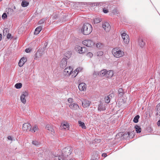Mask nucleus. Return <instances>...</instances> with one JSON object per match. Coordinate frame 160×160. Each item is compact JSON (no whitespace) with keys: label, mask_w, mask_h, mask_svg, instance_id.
Listing matches in <instances>:
<instances>
[{"label":"nucleus","mask_w":160,"mask_h":160,"mask_svg":"<svg viewBox=\"0 0 160 160\" xmlns=\"http://www.w3.org/2000/svg\"><path fill=\"white\" fill-rule=\"evenodd\" d=\"M71 147L68 146L63 148L62 151V153L58 156L55 157L56 160H66V158L71 153Z\"/></svg>","instance_id":"f257e3e1"},{"label":"nucleus","mask_w":160,"mask_h":160,"mask_svg":"<svg viewBox=\"0 0 160 160\" xmlns=\"http://www.w3.org/2000/svg\"><path fill=\"white\" fill-rule=\"evenodd\" d=\"M92 28L91 25L89 23H86L83 24L82 29L81 32L85 35L90 34L92 31Z\"/></svg>","instance_id":"f03ea898"},{"label":"nucleus","mask_w":160,"mask_h":160,"mask_svg":"<svg viewBox=\"0 0 160 160\" xmlns=\"http://www.w3.org/2000/svg\"><path fill=\"white\" fill-rule=\"evenodd\" d=\"M112 71H100L98 73L97 72V71H95L94 72L93 75H96L98 73V75L99 76H105L106 77L109 78L113 76Z\"/></svg>","instance_id":"7ed1b4c3"},{"label":"nucleus","mask_w":160,"mask_h":160,"mask_svg":"<svg viewBox=\"0 0 160 160\" xmlns=\"http://www.w3.org/2000/svg\"><path fill=\"white\" fill-rule=\"evenodd\" d=\"M112 53L114 56L116 58H121L124 55V51L118 48L113 49L112 50Z\"/></svg>","instance_id":"20e7f679"},{"label":"nucleus","mask_w":160,"mask_h":160,"mask_svg":"<svg viewBox=\"0 0 160 160\" xmlns=\"http://www.w3.org/2000/svg\"><path fill=\"white\" fill-rule=\"evenodd\" d=\"M102 27L106 32H109L111 28V26L109 23L107 22L102 23Z\"/></svg>","instance_id":"39448f33"},{"label":"nucleus","mask_w":160,"mask_h":160,"mask_svg":"<svg viewBox=\"0 0 160 160\" xmlns=\"http://www.w3.org/2000/svg\"><path fill=\"white\" fill-rule=\"evenodd\" d=\"M122 37L125 44H127L129 42V38L128 35L123 32L121 34Z\"/></svg>","instance_id":"423d86ee"},{"label":"nucleus","mask_w":160,"mask_h":160,"mask_svg":"<svg viewBox=\"0 0 160 160\" xmlns=\"http://www.w3.org/2000/svg\"><path fill=\"white\" fill-rule=\"evenodd\" d=\"M76 51L80 53H85L86 51V48L83 47H82L80 46H77L75 48Z\"/></svg>","instance_id":"0eeeda50"},{"label":"nucleus","mask_w":160,"mask_h":160,"mask_svg":"<svg viewBox=\"0 0 160 160\" xmlns=\"http://www.w3.org/2000/svg\"><path fill=\"white\" fill-rule=\"evenodd\" d=\"M28 92L26 91L23 92L21 95L20 96V100L23 103L25 104L26 103V100L25 97H26L28 96Z\"/></svg>","instance_id":"6e6552de"},{"label":"nucleus","mask_w":160,"mask_h":160,"mask_svg":"<svg viewBox=\"0 0 160 160\" xmlns=\"http://www.w3.org/2000/svg\"><path fill=\"white\" fill-rule=\"evenodd\" d=\"M31 128V125L28 123H25L23 124L22 126V130L25 132L30 131Z\"/></svg>","instance_id":"1a4fd4ad"},{"label":"nucleus","mask_w":160,"mask_h":160,"mask_svg":"<svg viewBox=\"0 0 160 160\" xmlns=\"http://www.w3.org/2000/svg\"><path fill=\"white\" fill-rule=\"evenodd\" d=\"M44 53V50L43 49H41L39 50L36 53L34 57V59H37L38 58H40Z\"/></svg>","instance_id":"9d476101"},{"label":"nucleus","mask_w":160,"mask_h":160,"mask_svg":"<svg viewBox=\"0 0 160 160\" xmlns=\"http://www.w3.org/2000/svg\"><path fill=\"white\" fill-rule=\"evenodd\" d=\"M82 44L88 47H91L94 45L93 41L89 40H86L82 42Z\"/></svg>","instance_id":"9b49d317"},{"label":"nucleus","mask_w":160,"mask_h":160,"mask_svg":"<svg viewBox=\"0 0 160 160\" xmlns=\"http://www.w3.org/2000/svg\"><path fill=\"white\" fill-rule=\"evenodd\" d=\"M67 62V59L65 58H62L60 62V67L61 68L64 69L66 67Z\"/></svg>","instance_id":"f8f14e48"},{"label":"nucleus","mask_w":160,"mask_h":160,"mask_svg":"<svg viewBox=\"0 0 160 160\" xmlns=\"http://www.w3.org/2000/svg\"><path fill=\"white\" fill-rule=\"evenodd\" d=\"M73 73V71H70L69 72V71H63V74L66 76H68L71 75L72 78H74L77 76V74L72 75Z\"/></svg>","instance_id":"ddd939ff"},{"label":"nucleus","mask_w":160,"mask_h":160,"mask_svg":"<svg viewBox=\"0 0 160 160\" xmlns=\"http://www.w3.org/2000/svg\"><path fill=\"white\" fill-rule=\"evenodd\" d=\"M91 102L88 100L84 99L82 101V106L84 108H87L89 106Z\"/></svg>","instance_id":"4468645a"},{"label":"nucleus","mask_w":160,"mask_h":160,"mask_svg":"<svg viewBox=\"0 0 160 160\" xmlns=\"http://www.w3.org/2000/svg\"><path fill=\"white\" fill-rule=\"evenodd\" d=\"M78 88L80 91H85L86 89V85L84 83H81L79 84Z\"/></svg>","instance_id":"2eb2a0df"},{"label":"nucleus","mask_w":160,"mask_h":160,"mask_svg":"<svg viewBox=\"0 0 160 160\" xmlns=\"http://www.w3.org/2000/svg\"><path fill=\"white\" fill-rule=\"evenodd\" d=\"M26 61V58L24 57H22L19 60L18 62L19 66L20 67H22Z\"/></svg>","instance_id":"dca6fc26"},{"label":"nucleus","mask_w":160,"mask_h":160,"mask_svg":"<svg viewBox=\"0 0 160 160\" xmlns=\"http://www.w3.org/2000/svg\"><path fill=\"white\" fill-rule=\"evenodd\" d=\"M69 107L71 109L73 110H77L79 107L78 105L75 103H71L69 105Z\"/></svg>","instance_id":"f3484780"},{"label":"nucleus","mask_w":160,"mask_h":160,"mask_svg":"<svg viewBox=\"0 0 160 160\" xmlns=\"http://www.w3.org/2000/svg\"><path fill=\"white\" fill-rule=\"evenodd\" d=\"M106 110L105 106L102 103H100L98 106V110L100 111H104Z\"/></svg>","instance_id":"a211bd4d"},{"label":"nucleus","mask_w":160,"mask_h":160,"mask_svg":"<svg viewBox=\"0 0 160 160\" xmlns=\"http://www.w3.org/2000/svg\"><path fill=\"white\" fill-rule=\"evenodd\" d=\"M62 128L64 129H68L69 128V125L67 122H64L61 124Z\"/></svg>","instance_id":"6ab92c4d"},{"label":"nucleus","mask_w":160,"mask_h":160,"mask_svg":"<svg viewBox=\"0 0 160 160\" xmlns=\"http://www.w3.org/2000/svg\"><path fill=\"white\" fill-rule=\"evenodd\" d=\"M42 27L41 26L38 27L35 30L34 32V34L36 35L38 34L41 31Z\"/></svg>","instance_id":"aec40b11"},{"label":"nucleus","mask_w":160,"mask_h":160,"mask_svg":"<svg viewBox=\"0 0 160 160\" xmlns=\"http://www.w3.org/2000/svg\"><path fill=\"white\" fill-rule=\"evenodd\" d=\"M71 52L70 51H67L64 54V55L68 58H69L71 56Z\"/></svg>","instance_id":"412c9836"},{"label":"nucleus","mask_w":160,"mask_h":160,"mask_svg":"<svg viewBox=\"0 0 160 160\" xmlns=\"http://www.w3.org/2000/svg\"><path fill=\"white\" fill-rule=\"evenodd\" d=\"M38 128L37 126V125H35L32 129L31 128L30 131L34 133L36 131H38Z\"/></svg>","instance_id":"4be33fe9"},{"label":"nucleus","mask_w":160,"mask_h":160,"mask_svg":"<svg viewBox=\"0 0 160 160\" xmlns=\"http://www.w3.org/2000/svg\"><path fill=\"white\" fill-rule=\"evenodd\" d=\"M78 123L79 126H81L83 129H86V127L85 126V124L83 122L79 121Z\"/></svg>","instance_id":"5701e85b"},{"label":"nucleus","mask_w":160,"mask_h":160,"mask_svg":"<svg viewBox=\"0 0 160 160\" xmlns=\"http://www.w3.org/2000/svg\"><path fill=\"white\" fill-rule=\"evenodd\" d=\"M46 128L49 131L51 132H53L54 130L52 128V127L49 124H48L46 125Z\"/></svg>","instance_id":"b1692460"},{"label":"nucleus","mask_w":160,"mask_h":160,"mask_svg":"<svg viewBox=\"0 0 160 160\" xmlns=\"http://www.w3.org/2000/svg\"><path fill=\"white\" fill-rule=\"evenodd\" d=\"M111 94L109 95L108 96L106 97L105 98V101L106 103H108L110 101V97H112Z\"/></svg>","instance_id":"393cba45"},{"label":"nucleus","mask_w":160,"mask_h":160,"mask_svg":"<svg viewBox=\"0 0 160 160\" xmlns=\"http://www.w3.org/2000/svg\"><path fill=\"white\" fill-rule=\"evenodd\" d=\"M136 132L138 133H140L141 132V128L138 125H136L134 127Z\"/></svg>","instance_id":"a878e982"},{"label":"nucleus","mask_w":160,"mask_h":160,"mask_svg":"<svg viewBox=\"0 0 160 160\" xmlns=\"http://www.w3.org/2000/svg\"><path fill=\"white\" fill-rule=\"evenodd\" d=\"M28 4V2L25 0L22 1L21 4L22 6L24 7L27 6Z\"/></svg>","instance_id":"bb28decb"},{"label":"nucleus","mask_w":160,"mask_h":160,"mask_svg":"<svg viewBox=\"0 0 160 160\" xmlns=\"http://www.w3.org/2000/svg\"><path fill=\"white\" fill-rule=\"evenodd\" d=\"M139 44L140 47H143L145 45V42L142 39H140L139 40Z\"/></svg>","instance_id":"cd10ccee"},{"label":"nucleus","mask_w":160,"mask_h":160,"mask_svg":"<svg viewBox=\"0 0 160 160\" xmlns=\"http://www.w3.org/2000/svg\"><path fill=\"white\" fill-rule=\"evenodd\" d=\"M139 118L140 116L139 115H136L133 119V122L135 123H137L138 121V119Z\"/></svg>","instance_id":"c85d7f7f"},{"label":"nucleus","mask_w":160,"mask_h":160,"mask_svg":"<svg viewBox=\"0 0 160 160\" xmlns=\"http://www.w3.org/2000/svg\"><path fill=\"white\" fill-rule=\"evenodd\" d=\"M22 86V84L21 83H17L15 85V87L16 88L19 89Z\"/></svg>","instance_id":"c756f323"},{"label":"nucleus","mask_w":160,"mask_h":160,"mask_svg":"<svg viewBox=\"0 0 160 160\" xmlns=\"http://www.w3.org/2000/svg\"><path fill=\"white\" fill-rule=\"evenodd\" d=\"M101 21V20L99 18H95L94 20V22L95 24H97L100 22Z\"/></svg>","instance_id":"7c9ffc66"},{"label":"nucleus","mask_w":160,"mask_h":160,"mask_svg":"<svg viewBox=\"0 0 160 160\" xmlns=\"http://www.w3.org/2000/svg\"><path fill=\"white\" fill-rule=\"evenodd\" d=\"M32 143L33 144L37 146L39 145L40 144V142L36 140L33 141L32 142Z\"/></svg>","instance_id":"2f4dec72"},{"label":"nucleus","mask_w":160,"mask_h":160,"mask_svg":"<svg viewBox=\"0 0 160 160\" xmlns=\"http://www.w3.org/2000/svg\"><path fill=\"white\" fill-rule=\"evenodd\" d=\"M157 110L156 112V115L160 116V109H156Z\"/></svg>","instance_id":"473e14b6"},{"label":"nucleus","mask_w":160,"mask_h":160,"mask_svg":"<svg viewBox=\"0 0 160 160\" xmlns=\"http://www.w3.org/2000/svg\"><path fill=\"white\" fill-rule=\"evenodd\" d=\"M8 28H5L3 31V35H4L5 36L6 35V34H7V33L8 32Z\"/></svg>","instance_id":"72a5a7b5"},{"label":"nucleus","mask_w":160,"mask_h":160,"mask_svg":"<svg viewBox=\"0 0 160 160\" xmlns=\"http://www.w3.org/2000/svg\"><path fill=\"white\" fill-rule=\"evenodd\" d=\"M93 55V54L91 52H89L87 54V56L90 58H92Z\"/></svg>","instance_id":"f704fd0d"},{"label":"nucleus","mask_w":160,"mask_h":160,"mask_svg":"<svg viewBox=\"0 0 160 160\" xmlns=\"http://www.w3.org/2000/svg\"><path fill=\"white\" fill-rule=\"evenodd\" d=\"M103 54V52L102 51L98 52H97L98 56H102Z\"/></svg>","instance_id":"c9c22d12"},{"label":"nucleus","mask_w":160,"mask_h":160,"mask_svg":"<svg viewBox=\"0 0 160 160\" xmlns=\"http://www.w3.org/2000/svg\"><path fill=\"white\" fill-rule=\"evenodd\" d=\"M7 17V15L6 13H4L2 16V18L3 19H5Z\"/></svg>","instance_id":"e433bc0d"},{"label":"nucleus","mask_w":160,"mask_h":160,"mask_svg":"<svg viewBox=\"0 0 160 160\" xmlns=\"http://www.w3.org/2000/svg\"><path fill=\"white\" fill-rule=\"evenodd\" d=\"M73 69L74 68H73L72 67L69 66V67H68L67 68H66L64 70H67V69H68V70H71V69L72 70H73Z\"/></svg>","instance_id":"4c0bfd02"},{"label":"nucleus","mask_w":160,"mask_h":160,"mask_svg":"<svg viewBox=\"0 0 160 160\" xmlns=\"http://www.w3.org/2000/svg\"><path fill=\"white\" fill-rule=\"evenodd\" d=\"M68 101L69 103H72L73 102V99L72 98H69L68 99Z\"/></svg>","instance_id":"58836bf2"},{"label":"nucleus","mask_w":160,"mask_h":160,"mask_svg":"<svg viewBox=\"0 0 160 160\" xmlns=\"http://www.w3.org/2000/svg\"><path fill=\"white\" fill-rule=\"evenodd\" d=\"M79 71H73V73H72V75L77 74V75Z\"/></svg>","instance_id":"ea45409f"},{"label":"nucleus","mask_w":160,"mask_h":160,"mask_svg":"<svg viewBox=\"0 0 160 160\" xmlns=\"http://www.w3.org/2000/svg\"><path fill=\"white\" fill-rule=\"evenodd\" d=\"M11 35L10 33H8L7 35V38L8 39H10L11 38Z\"/></svg>","instance_id":"a19ab883"},{"label":"nucleus","mask_w":160,"mask_h":160,"mask_svg":"<svg viewBox=\"0 0 160 160\" xmlns=\"http://www.w3.org/2000/svg\"><path fill=\"white\" fill-rule=\"evenodd\" d=\"M118 92L119 94L122 93L123 90L122 88H120L118 90Z\"/></svg>","instance_id":"79ce46f5"},{"label":"nucleus","mask_w":160,"mask_h":160,"mask_svg":"<svg viewBox=\"0 0 160 160\" xmlns=\"http://www.w3.org/2000/svg\"><path fill=\"white\" fill-rule=\"evenodd\" d=\"M103 11L105 13H107L108 12V10L105 9V8L103 9Z\"/></svg>","instance_id":"37998d69"},{"label":"nucleus","mask_w":160,"mask_h":160,"mask_svg":"<svg viewBox=\"0 0 160 160\" xmlns=\"http://www.w3.org/2000/svg\"><path fill=\"white\" fill-rule=\"evenodd\" d=\"M44 22V20H41L38 22V23L39 24H41L43 23Z\"/></svg>","instance_id":"c03bdc74"},{"label":"nucleus","mask_w":160,"mask_h":160,"mask_svg":"<svg viewBox=\"0 0 160 160\" xmlns=\"http://www.w3.org/2000/svg\"><path fill=\"white\" fill-rule=\"evenodd\" d=\"M99 3H93L92 5L93 6H98Z\"/></svg>","instance_id":"a18cd8bd"},{"label":"nucleus","mask_w":160,"mask_h":160,"mask_svg":"<svg viewBox=\"0 0 160 160\" xmlns=\"http://www.w3.org/2000/svg\"><path fill=\"white\" fill-rule=\"evenodd\" d=\"M31 50L29 48H27L25 49V51L27 52H30Z\"/></svg>","instance_id":"49530a36"},{"label":"nucleus","mask_w":160,"mask_h":160,"mask_svg":"<svg viewBox=\"0 0 160 160\" xmlns=\"http://www.w3.org/2000/svg\"><path fill=\"white\" fill-rule=\"evenodd\" d=\"M156 109H160V103L158 104L156 108Z\"/></svg>","instance_id":"de8ad7c7"},{"label":"nucleus","mask_w":160,"mask_h":160,"mask_svg":"<svg viewBox=\"0 0 160 160\" xmlns=\"http://www.w3.org/2000/svg\"><path fill=\"white\" fill-rule=\"evenodd\" d=\"M82 69H83V68H82L79 67V68H77V69H76L75 70H82Z\"/></svg>","instance_id":"09e8293b"},{"label":"nucleus","mask_w":160,"mask_h":160,"mask_svg":"<svg viewBox=\"0 0 160 160\" xmlns=\"http://www.w3.org/2000/svg\"><path fill=\"white\" fill-rule=\"evenodd\" d=\"M8 140H12V137L10 136H8Z\"/></svg>","instance_id":"8fccbe9b"},{"label":"nucleus","mask_w":160,"mask_h":160,"mask_svg":"<svg viewBox=\"0 0 160 160\" xmlns=\"http://www.w3.org/2000/svg\"><path fill=\"white\" fill-rule=\"evenodd\" d=\"M107 156L106 153H102V156L104 157H106Z\"/></svg>","instance_id":"3c124183"},{"label":"nucleus","mask_w":160,"mask_h":160,"mask_svg":"<svg viewBox=\"0 0 160 160\" xmlns=\"http://www.w3.org/2000/svg\"><path fill=\"white\" fill-rule=\"evenodd\" d=\"M157 125L158 126H160V119L158 122Z\"/></svg>","instance_id":"603ef678"},{"label":"nucleus","mask_w":160,"mask_h":160,"mask_svg":"<svg viewBox=\"0 0 160 160\" xmlns=\"http://www.w3.org/2000/svg\"><path fill=\"white\" fill-rule=\"evenodd\" d=\"M100 44L99 43H97L96 44L97 47L98 48H99V47H100Z\"/></svg>","instance_id":"864d4df0"},{"label":"nucleus","mask_w":160,"mask_h":160,"mask_svg":"<svg viewBox=\"0 0 160 160\" xmlns=\"http://www.w3.org/2000/svg\"><path fill=\"white\" fill-rule=\"evenodd\" d=\"M2 38V35L1 34H0V41L1 40Z\"/></svg>","instance_id":"5fc2aeb1"},{"label":"nucleus","mask_w":160,"mask_h":160,"mask_svg":"<svg viewBox=\"0 0 160 160\" xmlns=\"http://www.w3.org/2000/svg\"><path fill=\"white\" fill-rule=\"evenodd\" d=\"M97 142H101V140L100 139H97Z\"/></svg>","instance_id":"6e6d98bb"},{"label":"nucleus","mask_w":160,"mask_h":160,"mask_svg":"<svg viewBox=\"0 0 160 160\" xmlns=\"http://www.w3.org/2000/svg\"><path fill=\"white\" fill-rule=\"evenodd\" d=\"M70 160H75L73 159H70Z\"/></svg>","instance_id":"4d7b16f0"},{"label":"nucleus","mask_w":160,"mask_h":160,"mask_svg":"<svg viewBox=\"0 0 160 160\" xmlns=\"http://www.w3.org/2000/svg\"><path fill=\"white\" fill-rule=\"evenodd\" d=\"M128 135H129V132H128Z\"/></svg>","instance_id":"13d9d810"}]
</instances>
